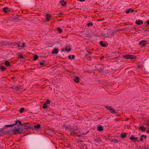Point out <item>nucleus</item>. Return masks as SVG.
Returning <instances> with one entry per match:
<instances>
[{
  "label": "nucleus",
  "instance_id": "obj_1",
  "mask_svg": "<svg viewBox=\"0 0 149 149\" xmlns=\"http://www.w3.org/2000/svg\"><path fill=\"white\" fill-rule=\"evenodd\" d=\"M29 129L28 127H25L24 129L21 128L19 127L17 128H14L10 129L11 131L14 132L15 134L21 133H24L26 130H27Z\"/></svg>",
  "mask_w": 149,
  "mask_h": 149
},
{
  "label": "nucleus",
  "instance_id": "obj_2",
  "mask_svg": "<svg viewBox=\"0 0 149 149\" xmlns=\"http://www.w3.org/2000/svg\"><path fill=\"white\" fill-rule=\"evenodd\" d=\"M19 123V125H21L22 123L19 120H17L15 121V123L11 125H6L4 127V129H5L6 127H13L14 125H17L18 123Z\"/></svg>",
  "mask_w": 149,
  "mask_h": 149
},
{
  "label": "nucleus",
  "instance_id": "obj_3",
  "mask_svg": "<svg viewBox=\"0 0 149 149\" xmlns=\"http://www.w3.org/2000/svg\"><path fill=\"white\" fill-rule=\"evenodd\" d=\"M106 108L107 109L109 110L110 112L112 113L115 114L117 113V111L111 106H107Z\"/></svg>",
  "mask_w": 149,
  "mask_h": 149
},
{
  "label": "nucleus",
  "instance_id": "obj_4",
  "mask_svg": "<svg viewBox=\"0 0 149 149\" xmlns=\"http://www.w3.org/2000/svg\"><path fill=\"white\" fill-rule=\"evenodd\" d=\"M123 57L127 59H133L134 58L135 56L133 55L125 54L123 56Z\"/></svg>",
  "mask_w": 149,
  "mask_h": 149
},
{
  "label": "nucleus",
  "instance_id": "obj_5",
  "mask_svg": "<svg viewBox=\"0 0 149 149\" xmlns=\"http://www.w3.org/2000/svg\"><path fill=\"white\" fill-rule=\"evenodd\" d=\"M52 17L51 15L48 14H46V19L47 21H49L52 19Z\"/></svg>",
  "mask_w": 149,
  "mask_h": 149
},
{
  "label": "nucleus",
  "instance_id": "obj_6",
  "mask_svg": "<svg viewBox=\"0 0 149 149\" xmlns=\"http://www.w3.org/2000/svg\"><path fill=\"white\" fill-rule=\"evenodd\" d=\"M3 10L5 13H7L10 11L9 8L8 7H5L3 9Z\"/></svg>",
  "mask_w": 149,
  "mask_h": 149
},
{
  "label": "nucleus",
  "instance_id": "obj_7",
  "mask_svg": "<svg viewBox=\"0 0 149 149\" xmlns=\"http://www.w3.org/2000/svg\"><path fill=\"white\" fill-rule=\"evenodd\" d=\"M136 24H137L138 25H140L141 24H143V22L141 20H136Z\"/></svg>",
  "mask_w": 149,
  "mask_h": 149
},
{
  "label": "nucleus",
  "instance_id": "obj_8",
  "mask_svg": "<svg viewBox=\"0 0 149 149\" xmlns=\"http://www.w3.org/2000/svg\"><path fill=\"white\" fill-rule=\"evenodd\" d=\"M3 128L0 129V136L4 135Z\"/></svg>",
  "mask_w": 149,
  "mask_h": 149
},
{
  "label": "nucleus",
  "instance_id": "obj_9",
  "mask_svg": "<svg viewBox=\"0 0 149 149\" xmlns=\"http://www.w3.org/2000/svg\"><path fill=\"white\" fill-rule=\"evenodd\" d=\"M146 43V42L143 40L140 41L139 43V44L143 46H144Z\"/></svg>",
  "mask_w": 149,
  "mask_h": 149
},
{
  "label": "nucleus",
  "instance_id": "obj_10",
  "mask_svg": "<svg viewBox=\"0 0 149 149\" xmlns=\"http://www.w3.org/2000/svg\"><path fill=\"white\" fill-rule=\"evenodd\" d=\"M134 11V10L131 8H130L128 10H126V13L127 14L129 13L130 12H133Z\"/></svg>",
  "mask_w": 149,
  "mask_h": 149
},
{
  "label": "nucleus",
  "instance_id": "obj_11",
  "mask_svg": "<svg viewBox=\"0 0 149 149\" xmlns=\"http://www.w3.org/2000/svg\"><path fill=\"white\" fill-rule=\"evenodd\" d=\"M130 139L131 140H134V141H135L138 138H135L134 136H132L130 137Z\"/></svg>",
  "mask_w": 149,
  "mask_h": 149
},
{
  "label": "nucleus",
  "instance_id": "obj_12",
  "mask_svg": "<svg viewBox=\"0 0 149 149\" xmlns=\"http://www.w3.org/2000/svg\"><path fill=\"white\" fill-rule=\"evenodd\" d=\"M97 130L100 131H102L103 130L102 126V125H100L98 126L97 128Z\"/></svg>",
  "mask_w": 149,
  "mask_h": 149
},
{
  "label": "nucleus",
  "instance_id": "obj_13",
  "mask_svg": "<svg viewBox=\"0 0 149 149\" xmlns=\"http://www.w3.org/2000/svg\"><path fill=\"white\" fill-rule=\"evenodd\" d=\"M58 53V49H54L52 52V53L53 54H56Z\"/></svg>",
  "mask_w": 149,
  "mask_h": 149
},
{
  "label": "nucleus",
  "instance_id": "obj_14",
  "mask_svg": "<svg viewBox=\"0 0 149 149\" xmlns=\"http://www.w3.org/2000/svg\"><path fill=\"white\" fill-rule=\"evenodd\" d=\"M15 43L12 42H9L6 43L7 45H15Z\"/></svg>",
  "mask_w": 149,
  "mask_h": 149
},
{
  "label": "nucleus",
  "instance_id": "obj_15",
  "mask_svg": "<svg viewBox=\"0 0 149 149\" xmlns=\"http://www.w3.org/2000/svg\"><path fill=\"white\" fill-rule=\"evenodd\" d=\"M70 48L68 46H67L65 48V51L66 52H68L70 51Z\"/></svg>",
  "mask_w": 149,
  "mask_h": 149
},
{
  "label": "nucleus",
  "instance_id": "obj_16",
  "mask_svg": "<svg viewBox=\"0 0 149 149\" xmlns=\"http://www.w3.org/2000/svg\"><path fill=\"white\" fill-rule=\"evenodd\" d=\"M126 136V134L125 133H122L121 134V137L122 138H124Z\"/></svg>",
  "mask_w": 149,
  "mask_h": 149
},
{
  "label": "nucleus",
  "instance_id": "obj_17",
  "mask_svg": "<svg viewBox=\"0 0 149 149\" xmlns=\"http://www.w3.org/2000/svg\"><path fill=\"white\" fill-rule=\"evenodd\" d=\"M10 130H8L4 132V135L5 134H9L10 133Z\"/></svg>",
  "mask_w": 149,
  "mask_h": 149
},
{
  "label": "nucleus",
  "instance_id": "obj_18",
  "mask_svg": "<svg viewBox=\"0 0 149 149\" xmlns=\"http://www.w3.org/2000/svg\"><path fill=\"white\" fill-rule=\"evenodd\" d=\"M74 79L75 82L76 83L78 82L79 81V78L78 77H76L75 78H74Z\"/></svg>",
  "mask_w": 149,
  "mask_h": 149
},
{
  "label": "nucleus",
  "instance_id": "obj_19",
  "mask_svg": "<svg viewBox=\"0 0 149 149\" xmlns=\"http://www.w3.org/2000/svg\"><path fill=\"white\" fill-rule=\"evenodd\" d=\"M5 64L6 65H7V66H10V63L7 61H6L5 62Z\"/></svg>",
  "mask_w": 149,
  "mask_h": 149
},
{
  "label": "nucleus",
  "instance_id": "obj_20",
  "mask_svg": "<svg viewBox=\"0 0 149 149\" xmlns=\"http://www.w3.org/2000/svg\"><path fill=\"white\" fill-rule=\"evenodd\" d=\"M18 58L19 59H23L24 57L22 54H19L18 55Z\"/></svg>",
  "mask_w": 149,
  "mask_h": 149
},
{
  "label": "nucleus",
  "instance_id": "obj_21",
  "mask_svg": "<svg viewBox=\"0 0 149 149\" xmlns=\"http://www.w3.org/2000/svg\"><path fill=\"white\" fill-rule=\"evenodd\" d=\"M100 44L101 46H102L103 47H106V45L104 44H103V43L102 41H100Z\"/></svg>",
  "mask_w": 149,
  "mask_h": 149
},
{
  "label": "nucleus",
  "instance_id": "obj_22",
  "mask_svg": "<svg viewBox=\"0 0 149 149\" xmlns=\"http://www.w3.org/2000/svg\"><path fill=\"white\" fill-rule=\"evenodd\" d=\"M139 128L143 132L144 131L146 130V128L143 126L140 127Z\"/></svg>",
  "mask_w": 149,
  "mask_h": 149
},
{
  "label": "nucleus",
  "instance_id": "obj_23",
  "mask_svg": "<svg viewBox=\"0 0 149 149\" xmlns=\"http://www.w3.org/2000/svg\"><path fill=\"white\" fill-rule=\"evenodd\" d=\"M75 56L73 55H70L68 56V58L70 59H72L74 58Z\"/></svg>",
  "mask_w": 149,
  "mask_h": 149
},
{
  "label": "nucleus",
  "instance_id": "obj_24",
  "mask_svg": "<svg viewBox=\"0 0 149 149\" xmlns=\"http://www.w3.org/2000/svg\"><path fill=\"white\" fill-rule=\"evenodd\" d=\"M91 53H90L88 51H86L85 52V53L84 54L85 56H88L89 55H90Z\"/></svg>",
  "mask_w": 149,
  "mask_h": 149
},
{
  "label": "nucleus",
  "instance_id": "obj_25",
  "mask_svg": "<svg viewBox=\"0 0 149 149\" xmlns=\"http://www.w3.org/2000/svg\"><path fill=\"white\" fill-rule=\"evenodd\" d=\"M0 68L2 71H4L6 69V68L5 67L2 66L0 67Z\"/></svg>",
  "mask_w": 149,
  "mask_h": 149
},
{
  "label": "nucleus",
  "instance_id": "obj_26",
  "mask_svg": "<svg viewBox=\"0 0 149 149\" xmlns=\"http://www.w3.org/2000/svg\"><path fill=\"white\" fill-rule=\"evenodd\" d=\"M112 141L115 143H118V141L116 139H113Z\"/></svg>",
  "mask_w": 149,
  "mask_h": 149
},
{
  "label": "nucleus",
  "instance_id": "obj_27",
  "mask_svg": "<svg viewBox=\"0 0 149 149\" xmlns=\"http://www.w3.org/2000/svg\"><path fill=\"white\" fill-rule=\"evenodd\" d=\"M42 107L44 109L46 108L47 107V106L45 104H44L42 106Z\"/></svg>",
  "mask_w": 149,
  "mask_h": 149
},
{
  "label": "nucleus",
  "instance_id": "obj_28",
  "mask_svg": "<svg viewBox=\"0 0 149 149\" xmlns=\"http://www.w3.org/2000/svg\"><path fill=\"white\" fill-rule=\"evenodd\" d=\"M92 25H93V24L92 23V22L89 23L88 24H87V25L88 27H90V26H92Z\"/></svg>",
  "mask_w": 149,
  "mask_h": 149
},
{
  "label": "nucleus",
  "instance_id": "obj_29",
  "mask_svg": "<svg viewBox=\"0 0 149 149\" xmlns=\"http://www.w3.org/2000/svg\"><path fill=\"white\" fill-rule=\"evenodd\" d=\"M24 110V108H22L20 109V113H22L23 111Z\"/></svg>",
  "mask_w": 149,
  "mask_h": 149
},
{
  "label": "nucleus",
  "instance_id": "obj_30",
  "mask_svg": "<svg viewBox=\"0 0 149 149\" xmlns=\"http://www.w3.org/2000/svg\"><path fill=\"white\" fill-rule=\"evenodd\" d=\"M26 43H22V48L24 47H26Z\"/></svg>",
  "mask_w": 149,
  "mask_h": 149
},
{
  "label": "nucleus",
  "instance_id": "obj_31",
  "mask_svg": "<svg viewBox=\"0 0 149 149\" xmlns=\"http://www.w3.org/2000/svg\"><path fill=\"white\" fill-rule=\"evenodd\" d=\"M58 31L59 33H61L62 31V30L60 28H58Z\"/></svg>",
  "mask_w": 149,
  "mask_h": 149
},
{
  "label": "nucleus",
  "instance_id": "obj_32",
  "mask_svg": "<svg viewBox=\"0 0 149 149\" xmlns=\"http://www.w3.org/2000/svg\"><path fill=\"white\" fill-rule=\"evenodd\" d=\"M61 5L62 6H64L65 4V3L63 1H62L61 2Z\"/></svg>",
  "mask_w": 149,
  "mask_h": 149
},
{
  "label": "nucleus",
  "instance_id": "obj_33",
  "mask_svg": "<svg viewBox=\"0 0 149 149\" xmlns=\"http://www.w3.org/2000/svg\"><path fill=\"white\" fill-rule=\"evenodd\" d=\"M16 45H17V47L18 48H19L21 47L20 44L19 43H17Z\"/></svg>",
  "mask_w": 149,
  "mask_h": 149
},
{
  "label": "nucleus",
  "instance_id": "obj_34",
  "mask_svg": "<svg viewBox=\"0 0 149 149\" xmlns=\"http://www.w3.org/2000/svg\"><path fill=\"white\" fill-rule=\"evenodd\" d=\"M46 103L48 104H49L50 103V101L49 100H47L46 101Z\"/></svg>",
  "mask_w": 149,
  "mask_h": 149
},
{
  "label": "nucleus",
  "instance_id": "obj_35",
  "mask_svg": "<svg viewBox=\"0 0 149 149\" xmlns=\"http://www.w3.org/2000/svg\"><path fill=\"white\" fill-rule=\"evenodd\" d=\"M37 59V56L36 55H35L34 56V60H36Z\"/></svg>",
  "mask_w": 149,
  "mask_h": 149
},
{
  "label": "nucleus",
  "instance_id": "obj_36",
  "mask_svg": "<svg viewBox=\"0 0 149 149\" xmlns=\"http://www.w3.org/2000/svg\"><path fill=\"white\" fill-rule=\"evenodd\" d=\"M41 127L40 126V125L38 124V131H39V129H40Z\"/></svg>",
  "mask_w": 149,
  "mask_h": 149
},
{
  "label": "nucleus",
  "instance_id": "obj_37",
  "mask_svg": "<svg viewBox=\"0 0 149 149\" xmlns=\"http://www.w3.org/2000/svg\"><path fill=\"white\" fill-rule=\"evenodd\" d=\"M44 62H40V64L41 65H44Z\"/></svg>",
  "mask_w": 149,
  "mask_h": 149
},
{
  "label": "nucleus",
  "instance_id": "obj_38",
  "mask_svg": "<svg viewBox=\"0 0 149 149\" xmlns=\"http://www.w3.org/2000/svg\"><path fill=\"white\" fill-rule=\"evenodd\" d=\"M143 137L142 135L141 137L140 138V140L141 141H143Z\"/></svg>",
  "mask_w": 149,
  "mask_h": 149
},
{
  "label": "nucleus",
  "instance_id": "obj_39",
  "mask_svg": "<svg viewBox=\"0 0 149 149\" xmlns=\"http://www.w3.org/2000/svg\"><path fill=\"white\" fill-rule=\"evenodd\" d=\"M142 136H143V137H144L145 138H146V136L145 135H142Z\"/></svg>",
  "mask_w": 149,
  "mask_h": 149
},
{
  "label": "nucleus",
  "instance_id": "obj_40",
  "mask_svg": "<svg viewBox=\"0 0 149 149\" xmlns=\"http://www.w3.org/2000/svg\"><path fill=\"white\" fill-rule=\"evenodd\" d=\"M147 24L149 25V20L147 22Z\"/></svg>",
  "mask_w": 149,
  "mask_h": 149
},
{
  "label": "nucleus",
  "instance_id": "obj_41",
  "mask_svg": "<svg viewBox=\"0 0 149 149\" xmlns=\"http://www.w3.org/2000/svg\"><path fill=\"white\" fill-rule=\"evenodd\" d=\"M85 0H79V1H84Z\"/></svg>",
  "mask_w": 149,
  "mask_h": 149
},
{
  "label": "nucleus",
  "instance_id": "obj_42",
  "mask_svg": "<svg viewBox=\"0 0 149 149\" xmlns=\"http://www.w3.org/2000/svg\"><path fill=\"white\" fill-rule=\"evenodd\" d=\"M34 127L36 128H37V125H36L34 126Z\"/></svg>",
  "mask_w": 149,
  "mask_h": 149
},
{
  "label": "nucleus",
  "instance_id": "obj_43",
  "mask_svg": "<svg viewBox=\"0 0 149 149\" xmlns=\"http://www.w3.org/2000/svg\"><path fill=\"white\" fill-rule=\"evenodd\" d=\"M147 132L149 133V130L147 131Z\"/></svg>",
  "mask_w": 149,
  "mask_h": 149
},
{
  "label": "nucleus",
  "instance_id": "obj_44",
  "mask_svg": "<svg viewBox=\"0 0 149 149\" xmlns=\"http://www.w3.org/2000/svg\"><path fill=\"white\" fill-rule=\"evenodd\" d=\"M63 127H64L65 128H66V129H68V127H65L64 126H63Z\"/></svg>",
  "mask_w": 149,
  "mask_h": 149
},
{
  "label": "nucleus",
  "instance_id": "obj_45",
  "mask_svg": "<svg viewBox=\"0 0 149 149\" xmlns=\"http://www.w3.org/2000/svg\"><path fill=\"white\" fill-rule=\"evenodd\" d=\"M61 50H62V52H63V51H64V49H62Z\"/></svg>",
  "mask_w": 149,
  "mask_h": 149
},
{
  "label": "nucleus",
  "instance_id": "obj_46",
  "mask_svg": "<svg viewBox=\"0 0 149 149\" xmlns=\"http://www.w3.org/2000/svg\"><path fill=\"white\" fill-rule=\"evenodd\" d=\"M147 125H148L149 126V123H148V124H147Z\"/></svg>",
  "mask_w": 149,
  "mask_h": 149
}]
</instances>
